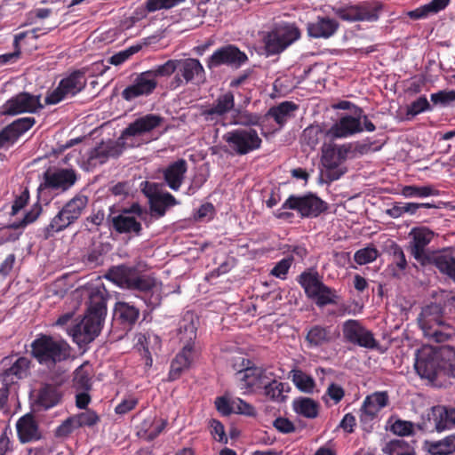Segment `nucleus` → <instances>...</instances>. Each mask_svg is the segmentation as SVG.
Here are the masks:
<instances>
[{"label":"nucleus","mask_w":455,"mask_h":455,"mask_svg":"<svg viewBox=\"0 0 455 455\" xmlns=\"http://www.w3.org/2000/svg\"><path fill=\"white\" fill-rule=\"evenodd\" d=\"M108 299V294L104 287L91 290L84 317L68 330V334L79 347L92 342L100 335L107 315Z\"/></svg>","instance_id":"obj_1"},{"label":"nucleus","mask_w":455,"mask_h":455,"mask_svg":"<svg viewBox=\"0 0 455 455\" xmlns=\"http://www.w3.org/2000/svg\"><path fill=\"white\" fill-rule=\"evenodd\" d=\"M411 238L408 250L421 266L433 265L455 282V258L441 251H430L427 247L435 237V232L420 226L414 227L409 233Z\"/></svg>","instance_id":"obj_2"},{"label":"nucleus","mask_w":455,"mask_h":455,"mask_svg":"<svg viewBox=\"0 0 455 455\" xmlns=\"http://www.w3.org/2000/svg\"><path fill=\"white\" fill-rule=\"evenodd\" d=\"M106 278L123 289L136 291L143 294L141 299L148 307L155 308L161 303V296L155 292L156 279L150 275H141L138 267L121 264L111 267Z\"/></svg>","instance_id":"obj_3"},{"label":"nucleus","mask_w":455,"mask_h":455,"mask_svg":"<svg viewBox=\"0 0 455 455\" xmlns=\"http://www.w3.org/2000/svg\"><path fill=\"white\" fill-rule=\"evenodd\" d=\"M31 356L43 366L53 369L70 358L71 347L60 337L40 333L31 342Z\"/></svg>","instance_id":"obj_4"},{"label":"nucleus","mask_w":455,"mask_h":455,"mask_svg":"<svg viewBox=\"0 0 455 455\" xmlns=\"http://www.w3.org/2000/svg\"><path fill=\"white\" fill-rule=\"evenodd\" d=\"M88 197L83 194H76L69 199L44 228L43 235L45 239L52 237L74 225L82 216L88 204Z\"/></svg>","instance_id":"obj_5"},{"label":"nucleus","mask_w":455,"mask_h":455,"mask_svg":"<svg viewBox=\"0 0 455 455\" xmlns=\"http://www.w3.org/2000/svg\"><path fill=\"white\" fill-rule=\"evenodd\" d=\"M78 175L71 168H48L43 174V180L38 186L37 194L39 198L49 202L57 196L69 190L77 181Z\"/></svg>","instance_id":"obj_6"},{"label":"nucleus","mask_w":455,"mask_h":455,"mask_svg":"<svg viewBox=\"0 0 455 455\" xmlns=\"http://www.w3.org/2000/svg\"><path fill=\"white\" fill-rule=\"evenodd\" d=\"M300 37L301 31L295 23L276 24L263 38L267 56L282 53Z\"/></svg>","instance_id":"obj_7"},{"label":"nucleus","mask_w":455,"mask_h":455,"mask_svg":"<svg viewBox=\"0 0 455 455\" xmlns=\"http://www.w3.org/2000/svg\"><path fill=\"white\" fill-rule=\"evenodd\" d=\"M298 283L308 299H315L318 307L336 304V291L325 285L316 270L307 269L297 276Z\"/></svg>","instance_id":"obj_8"},{"label":"nucleus","mask_w":455,"mask_h":455,"mask_svg":"<svg viewBox=\"0 0 455 455\" xmlns=\"http://www.w3.org/2000/svg\"><path fill=\"white\" fill-rule=\"evenodd\" d=\"M384 6L380 1H363L336 8L334 13L340 20L347 22H376L383 12Z\"/></svg>","instance_id":"obj_9"},{"label":"nucleus","mask_w":455,"mask_h":455,"mask_svg":"<svg viewBox=\"0 0 455 455\" xmlns=\"http://www.w3.org/2000/svg\"><path fill=\"white\" fill-rule=\"evenodd\" d=\"M239 361L241 362L240 368L237 369L235 365L234 370L236 371L241 388L250 392H262L267 383H269L268 379L273 372L262 367L255 366L247 358H240Z\"/></svg>","instance_id":"obj_10"},{"label":"nucleus","mask_w":455,"mask_h":455,"mask_svg":"<svg viewBox=\"0 0 455 455\" xmlns=\"http://www.w3.org/2000/svg\"><path fill=\"white\" fill-rule=\"evenodd\" d=\"M224 141L238 156H244L261 148L262 140L253 128H238L226 132Z\"/></svg>","instance_id":"obj_11"},{"label":"nucleus","mask_w":455,"mask_h":455,"mask_svg":"<svg viewBox=\"0 0 455 455\" xmlns=\"http://www.w3.org/2000/svg\"><path fill=\"white\" fill-rule=\"evenodd\" d=\"M282 209L296 211L301 218H316L327 210V204L312 193L291 195L283 204Z\"/></svg>","instance_id":"obj_12"},{"label":"nucleus","mask_w":455,"mask_h":455,"mask_svg":"<svg viewBox=\"0 0 455 455\" xmlns=\"http://www.w3.org/2000/svg\"><path fill=\"white\" fill-rule=\"evenodd\" d=\"M455 426V408L443 405L433 406L418 424L425 432H443Z\"/></svg>","instance_id":"obj_13"},{"label":"nucleus","mask_w":455,"mask_h":455,"mask_svg":"<svg viewBox=\"0 0 455 455\" xmlns=\"http://www.w3.org/2000/svg\"><path fill=\"white\" fill-rule=\"evenodd\" d=\"M439 349L432 346H423L415 353L414 368L421 379L440 381Z\"/></svg>","instance_id":"obj_14"},{"label":"nucleus","mask_w":455,"mask_h":455,"mask_svg":"<svg viewBox=\"0 0 455 455\" xmlns=\"http://www.w3.org/2000/svg\"><path fill=\"white\" fill-rule=\"evenodd\" d=\"M206 80L205 70L200 60L194 58L177 60V74L170 83L172 89L184 84H200Z\"/></svg>","instance_id":"obj_15"},{"label":"nucleus","mask_w":455,"mask_h":455,"mask_svg":"<svg viewBox=\"0 0 455 455\" xmlns=\"http://www.w3.org/2000/svg\"><path fill=\"white\" fill-rule=\"evenodd\" d=\"M249 60L247 54L235 44H227L215 50L206 60V66L213 70L221 66L240 68Z\"/></svg>","instance_id":"obj_16"},{"label":"nucleus","mask_w":455,"mask_h":455,"mask_svg":"<svg viewBox=\"0 0 455 455\" xmlns=\"http://www.w3.org/2000/svg\"><path fill=\"white\" fill-rule=\"evenodd\" d=\"M351 150L349 145H324L323 148L322 163L326 169V176L331 181L339 180L345 172L346 168H340Z\"/></svg>","instance_id":"obj_17"},{"label":"nucleus","mask_w":455,"mask_h":455,"mask_svg":"<svg viewBox=\"0 0 455 455\" xmlns=\"http://www.w3.org/2000/svg\"><path fill=\"white\" fill-rule=\"evenodd\" d=\"M142 191L148 199L151 215L162 218L171 207L179 204V201L169 192H162L158 184L146 182Z\"/></svg>","instance_id":"obj_18"},{"label":"nucleus","mask_w":455,"mask_h":455,"mask_svg":"<svg viewBox=\"0 0 455 455\" xmlns=\"http://www.w3.org/2000/svg\"><path fill=\"white\" fill-rule=\"evenodd\" d=\"M133 146L132 143H127L121 136L116 140H108L102 141L89 152L87 163L91 166H97L108 162L109 158L119 157L126 147Z\"/></svg>","instance_id":"obj_19"},{"label":"nucleus","mask_w":455,"mask_h":455,"mask_svg":"<svg viewBox=\"0 0 455 455\" xmlns=\"http://www.w3.org/2000/svg\"><path fill=\"white\" fill-rule=\"evenodd\" d=\"M43 108L40 95H32L24 92L6 100L1 108V114L4 116H16L22 113H35Z\"/></svg>","instance_id":"obj_20"},{"label":"nucleus","mask_w":455,"mask_h":455,"mask_svg":"<svg viewBox=\"0 0 455 455\" xmlns=\"http://www.w3.org/2000/svg\"><path fill=\"white\" fill-rule=\"evenodd\" d=\"M5 369L1 373L2 382L4 385L12 386L19 380L28 378L30 374L32 362L26 356H5L2 360Z\"/></svg>","instance_id":"obj_21"},{"label":"nucleus","mask_w":455,"mask_h":455,"mask_svg":"<svg viewBox=\"0 0 455 455\" xmlns=\"http://www.w3.org/2000/svg\"><path fill=\"white\" fill-rule=\"evenodd\" d=\"M344 339L354 345L373 349L378 347V341L373 333L367 330L358 320L348 319L342 326Z\"/></svg>","instance_id":"obj_22"},{"label":"nucleus","mask_w":455,"mask_h":455,"mask_svg":"<svg viewBox=\"0 0 455 455\" xmlns=\"http://www.w3.org/2000/svg\"><path fill=\"white\" fill-rule=\"evenodd\" d=\"M157 80L154 79L151 73L147 70L137 74L132 84L122 92V98L131 101L141 96H149L157 87Z\"/></svg>","instance_id":"obj_23"},{"label":"nucleus","mask_w":455,"mask_h":455,"mask_svg":"<svg viewBox=\"0 0 455 455\" xmlns=\"http://www.w3.org/2000/svg\"><path fill=\"white\" fill-rule=\"evenodd\" d=\"M235 108V95L232 92L220 94L212 105L201 112L205 122L219 124Z\"/></svg>","instance_id":"obj_24"},{"label":"nucleus","mask_w":455,"mask_h":455,"mask_svg":"<svg viewBox=\"0 0 455 455\" xmlns=\"http://www.w3.org/2000/svg\"><path fill=\"white\" fill-rule=\"evenodd\" d=\"M339 28V21L329 16H317L315 20L307 24V36L315 39H329L337 33Z\"/></svg>","instance_id":"obj_25"},{"label":"nucleus","mask_w":455,"mask_h":455,"mask_svg":"<svg viewBox=\"0 0 455 455\" xmlns=\"http://www.w3.org/2000/svg\"><path fill=\"white\" fill-rule=\"evenodd\" d=\"M164 118L162 116L155 114H148L139 117L122 132L121 139L126 141L130 137L140 136L149 132L160 126Z\"/></svg>","instance_id":"obj_26"},{"label":"nucleus","mask_w":455,"mask_h":455,"mask_svg":"<svg viewBox=\"0 0 455 455\" xmlns=\"http://www.w3.org/2000/svg\"><path fill=\"white\" fill-rule=\"evenodd\" d=\"M36 124L35 117L27 116L14 120L0 131V148L7 143H14L22 134Z\"/></svg>","instance_id":"obj_27"},{"label":"nucleus","mask_w":455,"mask_h":455,"mask_svg":"<svg viewBox=\"0 0 455 455\" xmlns=\"http://www.w3.org/2000/svg\"><path fill=\"white\" fill-rule=\"evenodd\" d=\"M17 435L21 443L40 441L43 434L36 417L32 413H27L19 419L16 424Z\"/></svg>","instance_id":"obj_28"},{"label":"nucleus","mask_w":455,"mask_h":455,"mask_svg":"<svg viewBox=\"0 0 455 455\" xmlns=\"http://www.w3.org/2000/svg\"><path fill=\"white\" fill-rule=\"evenodd\" d=\"M362 131L363 128L361 126V116L345 115L327 130L326 136L331 139L346 138Z\"/></svg>","instance_id":"obj_29"},{"label":"nucleus","mask_w":455,"mask_h":455,"mask_svg":"<svg viewBox=\"0 0 455 455\" xmlns=\"http://www.w3.org/2000/svg\"><path fill=\"white\" fill-rule=\"evenodd\" d=\"M418 323L423 331L432 327L447 326L443 317V307L438 303L427 305L419 315Z\"/></svg>","instance_id":"obj_30"},{"label":"nucleus","mask_w":455,"mask_h":455,"mask_svg":"<svg viewBox=\"0 0 455 455\" xmlns=\"http://www.w3.org/2000/svg\"><path fill=\"white\" fill-rule=\"evenodd\" d=\"M194 360V349L189 348V345L182 347L181 350L172 359L168 373V381L179 379L182 373L191 367Z\"/></svg>","instance_id":"obj_31"},{"label":"nucleus","mask_w":455,"mask_h":455,"mask_svg":"<svg viewBox=\"0 0 455 455\" xmlns=\"http://www.w3.org/2000/svg\"><path fill=\"white\" fill-rule=\"evenodd\" d=\"M187 171L188 163L183 158L170 164L163 172L167 186L173 191H178L184 181Z\"/></svg>","instance_id":"obj_32"},{"label":"nucleus","mask_w":455,"mask_h":455,"mask_svg":"<svg viewBox=\"0 0 455 455\" xmlns=\"http://www.w3.org/2000/svg\"><path fill=\"white\" fill-rule=\"evenodd\" d=\"M196 334L197 327L195 315L193 313L188 311L179 322L178 336L180 341L183 344L182 347L189 345V348L194 349Z\"/></svg>","instance_id":"obj_33"},{"label":"nucleus","mask_w":455,"mask_h":455,"mask_svg":"<svg viewBox=\"0 0 455 455\" xmlns=\"http://www.w3.org/2000/svg\"><path fill=\"white\" fill-rule=\"evenodd\" d=\"M108 221L112 228L118 234L134 233L136 235H140L142 230L140 222L135 217L130 216L123 211L117 215L109 216Z\"/></svg>","instance_id":"obj_34"},{"label":"nucleus","mask_w":455,"mask_h":455,"mask_svg":"<svg viewBox=\"0 0 455 455\" xmlns=\"http://www.w3.org/2000/svg\"><path fill=\"white\" fill-rule=\"evenodd\" d=\"M114 311L120 323L129 329L136 324L140 315V308L126 301H117L115 304Z\"/></svg>","instance_id":"obj_35"},{"label":"nucleus","mask_w":455,"mask_h":455,"mask_svg":"<svg viewBox=\"0 0 455 455\" xmlns=\"http://www.w3.org/2000/svg\"><path fill=\"white\" fill-rule=\"evenodd\" d=\"M438 349L440 381L455 379V348L451 346H442Z\"/></svg>","instance_id":"obj_36"},{"label":"nucleus","mask_w":455,"mask_h":455,"mask_svg":"<svg viewBox=\"0 0 455 455\" xmlns=\"http://www.w3.org/2000/svg\"><path fill=\"white\" fill-rule=\"evenodd\" d=\"M61 399V394L57 386L44 383L37 390L36 405L41 409L48 410L56 406Z\"/></svg>","instance_id":"obj_37"},{"label":"nucleus","mask_w":455,"mask_h":455,"mask_svg":"<svg viewBox=\"0 0 455 455\" xmlns=\"http://www.w3.org/2000/svg\"><path fill=\"white\" fill-rule=\"evenodd\" d=\"M268 382L261 393L267 399L272 402L277 403H284L288 398L286 394L291 391L289 383L276 379L274 373L270 376Z\"/></svg>","instance_id":"obj_38"},{"label":"nucleus","mask_w":455,"mask_h":455,"mask_svg":"<svg viewBox=\"0 0 455 455\" xmlns=\"http://www.w3.org/2000/svg\"><path fill=\"white\" fill-rule=\"evenodd\" d=\"M61 88L68 96H75L84 90L87 84L84 69L72 71L68 76L62 78L60 83Z\"/></svg>","instance_id":"obj_39"},{"label":"nucleus","mask_w":455,"mask_h":455,"mask_svg":"<svg viewBox=\"0 0 455 455\" xmlns=\"http://www.w3.org/2000/svg\"><path fill=\"white\" fill-rule=\"evenodd\" d=\"M298 109L299 106L296 103L286 100L271 107L265 116L272 117L281 129L294 116V112Z\"/></svg>","instance_id":"obj_40"},{"label":"nucleus","mask_w":455,"mask_h":455,"mask_svg":"<svg viewBox=\"0 0 455 455\" xmlns=\"http://www.w3.org/2000/svg\"><path fill=\"white\" fill-rule=\"evenodd\" d=\"M401 203V208L403 215L408 214L410 216H417L419 219H421V222H428L427 220H426L425 212L423 210H434L436 211L441 208V205L444 204L443 202H427V203H414V202H406V203Z\"/></svg>","instance_id":"obj_41"},{"label":"nucleus","mask_w":455,"mask_h":455,"mask_svg":"<svg viewBox=\"0 0 455 455\" xmlns=\"http://www.w3.org/2000/svg\"><path fill=\"white\" fill-rule=\"evenodd\" d=\"M308 347H317L329 343L331 340V331L328 327L322 325L311 326L305 337Z\"/></svg>","instance_id":"obj_42"},{"label":"nucleus","mask_w":455,"mask_h":455,"mask_svg":"<svg viewBox=\"0 0 455 455\" xmlns=\"http://www.w3.org/2000/svg\"><path fill=\"white\" fill-rule=\"evenodd\" d=\"M294 411L307 419H315L318 416L319 404L309 397H300L293 401Z\"/></svg>","instance_id":"obj_43"},{"label":"nucleus","mask_w":455,"mask_h":455,"mask_svg":"<svg viewBox=\"0 0 455 455\" xmlns=\"http://www.w3.org/2000/svg\"><path fill=\"white\" fill-rule=\"evenodd\" d=\"M389 403L387 391H376L367 395L363 402V408L373 411L379 415V411Z\"/></svg>","instance_id":"obj_44"},{"label":"nucleus","mask_w":455,"mask_h":455,"mask_svg":"<svg viewBox=\"0 0 455 455\" xmlns=\"http://www.w3.org/2000/svg\"><path fill=\"white\" fill-rule=\"evenodd\" d=\"M401 195L405 198H425L439 195V190L433 186L407 185L403 187Z\"/></svg>","instance_id":"obj_45"},{"label":"nucleus","mask_w":455,"mask_h":455,"mask_svg":"<svg viewBox=\"0 0 455 455\" xmlns=\"http://www.w3.org/2000/svg\"><path fill=\"white\" fill-rule=\"evenodd\" d=\"M449 3L450 0H432L430 3L410 12L409 15L416 20L425 18L429 14L437 13L444 10Z\"/></svg>","instance_id":"obj_46"},{"label":"nucleus","mask_w":455,"mask_h":455,"mask_svg":"<svg viewBox=\"0 0 455 455\" xmlns=\"http://www.w3.org/2000/svg\"><path fill=\"white\" fill-rule=\"evenodd\" d=\"M292 372V382L301 392L311 394L315 387V379L301 370H294Z\"/></svg>","instance_id":"obj_47"},{"label":"nucleus","mask_w":455,"mask_h":455,"mask_svg":"<svg viewBox=\"0 0 455 455\" xmlns=\"http://www.w3.org/2000/svg\"><path fill=\"white\" fill-rule=\"evenodd\" d=\"M261 120L262 116L259 114L249 111H240L233 117L232 124L244 126L246 128H252V126H259L262 128Z\"/></svg>","instance_id":"obj_48"},{"label":"nucleus","mask_w":455,"mask_h":455,"mask_svg":"<svg viewBox=\"0 0 455 455\" xmlns=\"http://www.w3.org/2000/svg\"><path fill=\"white\" fill-rule=\"evenodd\" d=\"M323 136V130L319 125H310L307 127L302 133V143L310 149H314Z\"/></svg>","instance_id":"obj_49"},{"label":"nucleus","mask_w":455,"mask_h":455,"mask_svg":"<svg viewBox=\"0 0 455 455\" xmlns=\"http://www.w3.org/2000/svg\"><path fill=\"white\" fill-rule=\"evenodd\" d=\"M73 386L76 390L89 391L91 389V373L84 365H80L76 369L73 378Z\"/></svg>","instance_id":"obj_50"},{"label":"nucleus","mask_w":455,"mask_h":455,"mask_svg":"<svg viewBox=\"0 0 455 455\" xmlns=\"http://www.w3.org/2000/svg\"><path fill=\"white\" fill-rule=\"evenodd\" d=\"M73 418L77 428L85 427H92L100 421V418L98 413L92 409H86L83 412L73 415Z\"/></svg>","instance_id":"obj_51"},{"label":"nucleus","mask_w":455,"mask_h":455,"mask_svg":"<svg viewBox=\"0 0 455 455\" xmlns=\"http://www.w3.org/2000/svg\"><path fill=\"white\" fill-rule=\"evenodd\" d=\"M385 452L388 455H416L414 449L401 439L390 441L387 444Z\"/></svg>","instance_id":"obj_52"},{"label":"nucleus","mask_w":455,"mask_h":455,"mask_svg":"<svg viewBox=\"0 0 455 455\" xmlns=\"http://www.w3.org/2000/svg\"><path fill=\"white\" fill-rule=\"evenodd\" d=\"M186 2V0H147L144 4L148 12L170 10Z\"/></svg>","instance_id":"obj_53"},{"label":"nucleus","mask_w":455,"mask_h":455,"mask_svg":"<svg viewBox=\"0 0 455 455\" xmlns=\"http://www.w3.org/2000/svg\"><path fill=\"white\" fill-rule=\"evenodd\" d=\"M43 208L39 203L35 204L31 209L24 215L20 221L13 222L11 227L14 229L24 228L28 225L35 222L42 213Z\"/></svg>","instance_id":"obj_54"},{"label":"nucleus","mask_w":455,"mask_h":455,"mask_svg":"<svg viewBox=\"0 0 455 455\" xmlns=\"http://www.w3.org/2000/svg\"><path fill=\"white\" fill-rule=\"evenodd\" d=\"M148 71L156 80L157 77H169L177 72V60H168L164 64L157 65Z\"/></svg>","instance_id":"obj_55"},{"label":"nucleus","mask_w":455,"mask_h":455,"mask_svg":"<svg viewBox=\"0 0 455 455\" xmlns=\"http://www.w3.org/2000/svg\"><path fill=\"white\" fill-rule=\"evenodd\" d=\"M432 106L427 100L425 95L419 97L417 100L412 101L406 109V115L411 116H416L423 112L431 111Z\"/></svg>","instance_id":"obj_56"},{"label":"nucleus","mask_w":455,"mask_h":455,"mask_svg":"<svg viewBox=\"0 0 455 455\" xmlns=\"http://www.w3.org/2000/svg\"><path fill=\"white\" fill-rule=\"evenodd\" d=\"M379 257V251L375 247H365L355 251V261L359 265L373 262Z\"/></svg>","instance_id":"obj_57"},{"label":"nucleus","mask_w":455,"mask_h":455,"mask_svg":"<svg viewBox=\"0 0 455 455\" xmlns=\"http://www.w3.org/2000/svg\"><path fill=\"white\" fill-rule=\"evenodd\" d=\"M142 46L140 44H135L128 47L127 49L121 51L114 55H112L108 62L109 64L118 66L125 62L127 60L131 58L133 54L139 52L141 50Z\"/></svg>","instance_id":"obj_58"},{"label":"nucleus","mask_w":455,"mask_h":455,"mask_svg":"<svg viewBox=\"0 0 455 455\" xmlns=\"http://www.w3.org/2000/svg\"><path fill=\"white\" fill-rule=\"evenodd\" d=\"M389 253L392 256L393 264H395L399 270H405L407 267V260L402 247L398 243L393 242L389 246Z\"/></svg>","instance_id":"obj_59"},{"label":"nucleus","mask_w":455,"mask_h":455,"mask_svg":"<svg viewBox=\"0 0 455 455\" xmlns=\"http://www.w3.org/2000/svg\"><path fill=\"white\" fill-rule=\"evenodd\" d=\"M210 432L212 437L221 443H228V439L225 432L224 425L216 419H212L209 421Z\"/></svg>","instance_id":"obj_60"},{"label":"nucleus","mask_w":455,"mask_h":455,"mask_svg":"<svg viewBox=\"0 0 455 455\" xmlns=\"http://www.w3.org/2000/svg\"><path fill=\"white\" fill-rule=\"evenodd\" d=\"M414 424L411 421L396 419L391 426V431L400 436L413 434Z\"/></svg>","instance_id":"obj_61"},{"label":"nucleus","mask_w":455,"mask_h":455,"mask_svg":"<svg viewBox=\"0 0 455 455\" xmlns=\"http://www.w3.org/2000/svg\"><path fill=\"white\" fill-rule=\"evenodd\" d=\"M378 415L371 411L363 408L361 406L359 421L363 431L371 432L373 429V421L377 419Z\"/></svg>","instance_id":"obj_62"},{"label":"nucleus","mask_w":455,"mask_h":455,"mask_svg":"<svg viewBox=\"0 0 455 455\" xmlns=\"http://www.w3.org/2000/svg\"><path fill=\"white\" fill-rule=\"evenodd\" d=\"M430 98L434 105L447 106L455 101V91H439L432 93Z\"/></svg>","instance_id":"obj_63"},{"label":"nucleus","mask_w":455,"mask_h":455,"mask_svg":"<svg viewBox=\"0 0 455 455\" xmlns=\"http://www.w3.org/2000/svg\"><path fill=\"white\" fill-rule=\"evenodd\" d=\"M75 429H77V426H76L75 419L73 416H71L57 427L54 431V435L58 438L68 437Z\"/></svg>","instance_id":"obj_64"}]
</instances>
